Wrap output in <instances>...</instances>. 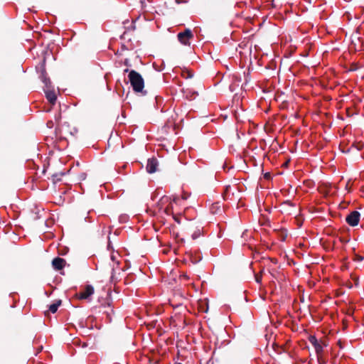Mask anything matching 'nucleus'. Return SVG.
Masks as SVG:
<instances>
[{"label": "nucleus", "mask_w": 364, "mask_h": 364, "mask_svg": "<svg viewBox=\"0 0 364 364\" xmlns=\"http://www.w3.org/2000/svg\"><path fill=\"white\" fill-rule=\"evenodd\" d=\"M127 72H129L128 78L133 90L136 92H141L144 87V82L142 76L134 70L129 71V69L127 68L124 70V73Z\"/></svg>", "instance_id": "f257e3e1"}, {"label": "nucleus", "mask_w": 364, "mask_h": 364, "mask_svg": "<svg viewBox=\"0 0 364 364\" xmlns=\"http://www.w3.org/2000/svg\"><path fill=\"white\" fill-rule=\"evenodd\" d=\"M41 79L45 85L44 92L46 97L51 105H54L56 102V94L51 87L50 79L46 76V72H43L41 75Z\"/></svg>", "instance_id": "f03ea898"}, {"label": "nucleus", "mask_w": 364, "mask_h": 364, "mask_svg": "<svg viewBox=\"0 0 364 364\" xmlns=\"http://www.w3.org/2000/svg\"><path fill=\"white\" fill-rule=\"evenodd\" d=\"M309 341L315 349L318 363H321V355L323 352V347L326 345L323 343L321 341H318L315 336H310L309 337Z\"/></svg>", "instance_id": "7ed1b4c3"}, {"label": "nucleus", "mask_w": 364, "mask_h": 364, "mask_svg": "<svg viewBox=\"0 0 364 364\" xmlns=\"http://www.w3.org/2000/svg\"><path fill=\"white\" fill-rule=\"evenodd\" d=\"M177 38L181 44L190 46V41L193 38V34L191 29L186 28L183 32L178 33Z\"/></svg>", "instance_id": "20e7f679"}, {"label": "nucleus", "mask_w": 364, "mask_h": 364, "mask_svg": "<svg viewBox=\"0 0 364 364\" xmlns=\"http://www.w3.org/2000/svg\"><path fill=\"white\" fill-rule=\"evenodd\" d=\"M360 214L358 211L354 210L347 215L346 223L350 226H355L358 224Z\"/></svg>", "instance_id": "39448f33"}, {"label": "nucleus", "mask_w": 364, "mask_h": 364, "mask_svg": "<svg viewBox=\"0 0 364 364\" xmlns=\"http://www.w3.org/2000/svg\"><path fill=\"white\" fill-rule=\"evenodd\" d=\"M94 294V288L92 285H86L82 291L77 293L80 299H87Z\"/></svg>", "instance_id": "423d86ee"}, {"label": "nucleus", "mask_w": 364, "mask_h": 364, "mask_svg": "<svg viewBox=\"0 0 364 364\" xmlns=\"http://www.w3.org/2000/svg\"><path fill=\"white\" fill-rule=\"evenodd\" d=\"M159 163L156 158L149 159L146 164V171L149 173H155L157 170Z\"/></svg>", "instance_id": "0eeeda50"}, {"label": "nucleus", "mask_w": 364, "mask_h": 364, "mask_svg": "<svg viewBox=\"0 0 364 364\" xmlns=\"http://www.w3.org/2000/svg\"><path fill=\"white\" fill-rule=\"evenodd\" d=\"M168 204V205L164 208V212L166 215H171L172 214V206H171V198L168 196H163L159 202V204L161 205L164 204Z\"/></svg>", "instance_id": "6e6552de"}, {"label": "nucleus", "mask_w": 364, "mask_h": 364, "mask_svg": "<svg viewBox=\"0 0 364 364\" xmlns=\"http://www.w3.org/2000/svg\"><path fill=\"white\" fill-rule=\"evenodd\" d=\"M65 264V260L60 257H55L52 261V265L53 268L56 270L62 269Z\"/></svg>", "instance_id": "1a4fd4ad"}, {"label": "nucleus", "mask_w": 364, "mask_h": 364, "mask_svg": "<svg viewBox=\"0 0 364 364\" xmlns=\"http://www.w3.org/2000/svg\"><path fill=\"white\" fill-rule=\"evenodd\" d=\"M61 304V300H57L55 301L53 304H50L49 306V311L54 314L57 311L58 307L60 306Z\"/></svg>", "instance_id": "9d476101"}, {"label": "nucleus", "mask_w": 364, "mask_h": 364, "mask_svg": "<svg viewBox=\"0 0 364 364\" xmlns=\"http://www.w3.org/2000/svg\"><path fill=\"white\" fill-rule=\"evenodd\" d=\"M46 125H47L48 128L51 129L53 127L54 124H53V121L50 120V121L47 122Z\"/></svg>", "instance_id": "9b49d317"}, {"label": "nucleus", "mask_w": 364, "mask_h": 364, "mask_svg": "<svg viewBox=\"0 0 364 364\" xmlns=\"http://www.w3.org/2000/svg\"><path fill=\"white\" fill-rule=\"evenodd\" d=\"M255 280L257 283H260L261 282V280H262V277H259L258 275H256L255 276Z\"/></svg>", "instance_id": "f8f14e48"}, {"label": "nucleus", "mask_w": 364, "mask_h": 364, "mask_svg": "<svg viewBox=\"0 0 364 364\" xmlns=\"http://www.w3.org/2000/svg\"><path fill=\"white\" fill-rule=\"evenodd\" d=\"M215 208H219L218 203L213 204L211 208V211H213V209H215Z\"/></svg>", "instance_id": "ddd939ff"}, {"label": "nucleus", "mask_w": 364, "mask_h": 364, "mask_svg": "<svg viewBox=\"0 0 364 364\" xmlns=\"http://www.w3.org/2000/svg\"><path fill=\"white\" fill-rule=\"evenodd\" d=\"M321 363H319V364H326V361L323 359V358L321 357Z\"/></svg>", "instance_id": "4468645a"}, {"label": "nucleus", "mask_w": 364, "mask_h": 364, "mask_svg": "<svg viewBox=\"0 0 364 364\" xmlns=\"http://www.w3.org/2000/svg\"><path fill=\"white\" fill-rule=\"evenodd\" d=\"M60 114H58V117H55V119H56V120H58V119H59V118H60Z\"/></svg>", "instance_id": "2eb2a0df"}, {"label": "nucleus", "mask_w": 364, "mask_h": 364, "mask_svg": "<svg viewBox=\"0 0 364 364\" xmlns=\"http://www.w3.org/2000/svg\"><path fill=\"white\" fill-rule=\"evenodd\" d=\"M125 64H126V65H128V60H125Z\"/></svg>", "instance_id": "dca6fc26"}]
</instances>
